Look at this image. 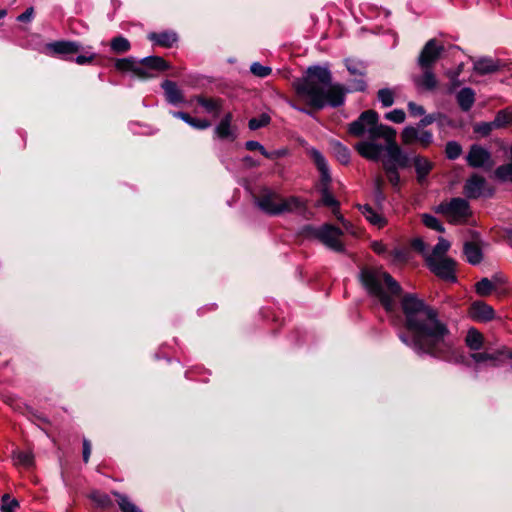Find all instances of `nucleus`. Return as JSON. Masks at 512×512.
<instances>
[{
  "instance_id": "1",
  "label": "nucleus",
  "mask_w": 512,
  "mask_h": 512,
  "mask_svg": "<svg viewBox=\"0 0 512 512\" xmlns=\"http://www.w3.org/2000/svg\"><path fill=\"white\" fill-rule=\"evenodd\" d=\"M401 308L405 317V327L412 335L400 332L399 339L417 353L445 357L450 349L445 341L449 329L446 323L439 319L438 311L415 294H405L401 299Z\"/></svg>"
},
{
  "instance_id": "2",
  "label": "nucleus",
  "mask_w": 512,
  "mask_h": 512,
  "mask_svg": "<svg viewBox=\"0 0 512 512\" xmlns=\"http://www.w3.org/2000/svg\"><path fill=\"white\" fill-rule=\"evenodd\" d=\"M295 92L289 105L302 113L312 116L313 111L322 110L326 106L340 107L345 102L347 89L332 83V74L326 67L312 66L306 75L292 83Z\"/></svg>"
},
{
  "instance_id": "3",
  "label": "nucleus",
  "mask_w": 512,
  "mask_h": 512,
  "mask_svg": "<svg viewBox=\"0 0 512 512\" xmlns=\"http://www.w3.org/2000/svg\"><path fill=\"white\" fill-rule=\"evenodd\" d=\"M378 113L374 110H366L348 126V132L352 136L361 137L367 134L368 139L355 145V150L365 159L378 161L383 153L384 146L376 142L386 132L380 128L390 126L379 124Z\"/></svg>"
},
{
  "instance_id": "4",
  "label": "nucleus",
  "mask_w": 512,
  "mask_h": 512,
  "mask_svg": "<svg viewBox=\"0 0 512 512\" xmlns=\"http://www.w3.org/2000/svg\"><path fill=\"white\" fill-rule=\"evenodd\" d=\"M360 281L369 294L379 299L389 313L396 309V298L401 294L399 283L380 268L364 267L360 271Z\"/></svg>"
},
{
  "instance_id": "5",
  "label": "nucleus",
  "mask_w": 512,
  "mask_h": 512,
  "mask_svg": "<svg viewBox=\"0 0 512 512\" xmlns=\"http://www.w3.org/2000/svg\"><path fill=\"white\" fill-rule=\"evenodd\" d=\"M254 198L259 209L268 215L300 212L305 209V203L301 198L297 196L283 198L279 193L269 188L261 189Z\"/></svg>"
},
{
  "instance_id": "6",
  "label": "nucleus",
  "mask_w": 512,
  "mask_h": 512,
  "mask_svg": "<svg viewBox=\"0 0 512 512\" xmlns=\"http://www.w3.org/2000/svg\"><path fill=\"white\" fill-rule=\"evenodd\" d=\"M386 132L381 136L386 142L383 151H386V157L383 160V167L390 165L396 168H407L410 165L408 155L403 152L396 142V130L392 127L383 128Z\"/></svg>"
},
{
  "instance_id": "7",
  "label": "nucleus",
  "mask_w": 512,
  "mask_h": 512,
  "mask_svg": "<svg viewBox=\"0 0 512 512\" xmlns=\"http://www.w3.org/2000/svg\"><path fill=\"white\" fill-rule=\"evenodd\" d=\"M438 211L452 223H463L471 215L469 203L463 198H452L449 202L441 203Z\"/></svg>"
},
{
  "instance_id": "8",
  "label": "nucleus",
  "mask_w": 512,
  "mask_h": 512,
  "mask_svg": "<svg viewBox=\"0 0 512 512\" xmlns=\"http://www.w3.org/2000/svg\"><path fill=\"white\" fill-rule=\"evenodd\" d=\"M426 265L429 270L438 278L447 282H456L455 274L456 262L452 258H425Z\"/></svg>"
},
{
  "instance_id": "9",
  "label": "nucleus",
  "mask_w": 512,
  "mask_h": 512,
  "mask_svg": "<svg viewBox=\"0 0 512 512\" xmlns=\"http://www.w3.org/2000/svg\"><path fill=\"white\" fill-rule=\"evenodd\" d=\"M315 236L329 249L335 252L345 251L344 244L341 241L343 232L340 228L326 224L316 230Z\"/></svg>"
},
{
  "instance_id": "10",
  "label": "nucleus",
  "mask_w": 512,
  "mask_h": 512,
  "mask_svg": "<svg viewBox=\"0 0 512 512\" xmlns=\"http://www.w3.org/2000/svg\"><path fill=\"white\" fill-rule=\"evenodd\" d=\"M401 140L404 145L417 142L422 148H428L433 142V133L423 128L406 126L401 132Z\"/></svg>"
},
{
  "instance_id": "11",
  "label": "nucleus",
  "mask_w": 512,
  "mask_h": 512,
  "mask_svg": "<svg viewBox=\"0 0 512 512\" xmlns=\"http://www.w3.org/2000/svg\"><path fill=\"white\" fill-rule=\"evenodd\" d=\"M507 348L503 346L491 353L474 351L470 354V358L477 366L487 364L490 367H499L502 365L503 359L506 358Z\"/></svg>"
},
{
  "instance_id": "12",
  "label": "nucleus",
  "mask_w": 512,
  "mask_h": 512,
  "mask_svg": "<svg viewBox=\"0 0 512 512\" xmlns=\"http://www.w3.org/2000/svg\"><path fill=\"white\" fill-rule=\"evenodd\" d=\"M444 47L438 45L436 39H430L424 45L418 57V65L420 68H432L436 61L440 58Z\"/></svg>"
},
{
  "instance_id": "13",
  "label": "nucleus",
  "mask_w": 512,
  "mask_h": 512,
  "mask_svg": "<svg viewBox=\"0 0 512 512\" xmlns=\"http://www.w3.org/2000/svg\"><path fill=\"white\" fill-rule=\"evenodd\" d=\"M469 316L478 322H489L495 318V311L483 301H474L469 307Z\"/></svg>"
},
{
  "instance_id": "14",
  "label": "nucleus",
  "mask_w": 512,
  "mask_h": 512,
  "mask_svg": "<svg viewBox=\"0 0 512 512\" xmlns=\"http://www.w3.org/2000/svg\"><path fill=\"white\" fill-rule=\"evenodd\" d=\"M486 191V180L484 177L473 174L470 176L464 185V194L471 199H477L484 195Z\"/></svg>"
},
{
  "instance_id": "15",
  "label": "nucleus",
  "mask_w": 512,
  "mask_h": 512,
  "mask_svg": "<svg viewBox=\"0 0 512 512\" xmlns=\"http://www.w3.org/2000/svg\"><path fill=\"white\" fill-rule=\"evenodd\" d=\"M490 159V152L477 144H474L470 147L466 157L468 165L473 168L483 167L487 162L490 161Z\"/></svg>"
},
{
  "instance_id": "16",
  "label": "nucleus",
  "mask_w": 512,
  "mask_h": 512,
  "mask_svg": "<svg viewBox=\"0 0 512 512\" xmlns=\"http://www.w3.org/2000/svg\"><path fill=\"white\" fill-rule=\"evenodd\" d=\"M47 49L53 55L69 56L78 53L81 50V45L76 41H55L47 44Z\"/></svg>"
},
{
  "instance_id": "17",
  "label": "nucleus",
  "mask_w": 512,
  "mask_h": 512,
  "mask_svg": "<svg viewBox=\"0 0 512 512\" xmlns=\"http://www.w3.org/2000/svg\"><path fill=\"white\" fill-rule=\"evenodd\" d=\"M423 73L413 78L414 84L423 90L431 91L437 87L438 81L432 68H421Z\"/></svg>"
},
{
  "instance_id": "18",
  "label": "nucleus",
  "mask_w": 512,
  "mask_h": 512,
  "mask_svg": "<svg viewBox=\"0 0 512 512\" xmlns=\"http://www.w3.org/2000/svg\"><path fill=\"white\" fill-rule=\"evenodd\" d=\"M161 87L164 90L166 100L172 104L177 105L184 102V96L182 91L178 88L177 84L170 80H165Z\"/></svg>"
},
{
  "instance_id": "19",
  "label": "nucleus",
  "mask_w": 512,
  "mask_h": 512,
  "mask_svg": "<svg viewBox=\"0 0 512 512\" xmlns=\"http://www.w3.org/2000/svg\"><path fill=\"white\" fill-rule=\"evenodd\" d=\"M358 208L362 215L370 224L376 226L377 228H383L384 226H386V218L382 214L378 213L369 204L359 205Z\"/></svg>"
},
{
  "instance_id": "20",
  "label": "nucleus",
  "mask_w": 512,
  "mask_h": 512,
  "mask_svg": "<svg viewBox=\"0 0 512 512\" xmlns=\"http://www.w3.org/2000/svg\"><path fill=\"white\" fill-rule=\"evenodd\" d=\"M205 112L218 117L222 108V100L219 98H208L202 95L195 96L193 98Z\"/></svg>"
},
{
  "instance_id": "21",
  "label": "nucleus",
  "mask_w": 512,
  "mask_h": 512,
  "mask_svg": "<svg viewBox=\"0 0 512 512\" xmlns=\"http://www.w3.org/2000/svg\"><path fill=\"white\" fill-rule=\"evenodd\" d=\"M500 62L493 58L483 57L474 62V71L479 75L491 74L500 69Z\"/></svg>"
},
{
  "instance_id": "22",
  "label": "nucleus",
  "mask_w": 512,
  "mask_h": 512,
  "mask_svg": "<svg viewBox=\"0 0 512 512\" xmlns=\"http://www.w3.org/2000/svg\"><path fill=\"white\" fill-rule=\"evenodd\" d=\"M413 164L419 183H422L426 179L434 167V164L429 159L421 155L414 157Z\"/></svg>"
},
{
  "instance_id": "23",
  "label": "nucleus",
  "mask_w": 512,
  "mask_h": 512,
  "mask_svg": "<svg viewBox=\"0 0 512 512\" xmlns=\"http://www.w3.org/2000/svg\"><path fill=\"white\" fill-rule=\"evenodd\" d=\"M148 39L155 45L171 48L177 42L178 37L174 32L164 31L160 33L152 32L148 35Z\"/></svg>"
},
{
  "instance_id": "24",
  "label": "nucleus",
  "mask_w": 512,
  "mask_h": 512,
  "mask_svg": "<svg viewBox=\"0 0 512 512\" xmlns=\"http://www.w3.org/2000/svg\"><path fill=\"white\" fill-rule=\"evenodd\" d=\"M463 253L467 262L471 265H477L483 259L482 250L475 242H466L463 247Z\"/></svg>"
},
{
  "instance_id": "25",
  "label": "nucleus",
  "mask_w": 512,
  "mask_h": 512,
  "mask_svg": "<svg viewBox=\"0 0 512 512\" xmlns=\"http://www.w3.org/2000/svg\"><path fill=\"white\" fill-rule=\"evenodd\" d=\"M456 99H457V103L458 105L460 106V108L464 111V112H467L469 111L472 106L474 105V102H475V93L474 91L469 88V87H465L463 89H461L457 95H456Z\"/></svg>"
},
{
  "instance_id": "26",
  "label": "nucleus",
  "mask_w": 512,
  "mask_h": 512,
  "mask_svg": "<svg viewBox=\"0 0 512 512\" xmlns=\"http://www.w3.org/2000/svg\"><path fill=\"white\" fill-rule=\"evenodd\" d=\"M310 155L321 174L322 181L325 183L330 182L329 168L324 156L316 149H311Z\"/></svg>"
},
{
  "instance_id": "27",
  "label": "nucleus",
  "mask_w": 512,
  "mask_h": 512,
  "mask_svg": "<svg viewBox=\"0 0 512 512\" xmlns=\"http://www.w3.org/2000/svg\"><path fill=\"white\" fill-rule=\"evenodd\" d=\"M466 346L472 351H479L484 344V337L476 328H470L465 337Z\"/></svg>"
},
{
  "instance_id": "28",
  "label": "nucleus",
  "mask_w": 512,
  "mask_h": 512,
  "mask_svg": "<svg viewBox=\"0 0 512 512\" xmlns=\"http://www.w3.org/2000/svg\"><path fill=\"white\" fill-rule=\"evenodd\" d=\"M232 114L227 113L220 121V123L217 125L215 129L216 135L220 139H228L231 138L234 140L235 136L232 133L231 130V122H232Z\"/></svg>"
},
{
  "instance_id": "29",
  "label": "nucleus",
  "mask_w": 512,
  "mask_h": 512,
  "mask_svg": "<svg viewBox=\"0 0 512 512\" xmlns=\"http://www.w3.org/2000/svg\"><path fill=\"white\" fill-rule=\"evenodd\" d=\"M330 147L333 155L343 165H347L350 162V151L339 141H331Z\"/></svg>"
},
{
  "instance_id": "30",
  "label": "nucleus",
  "mask_w": 512,
  "mask_h": 512,
  "mask_svg": "<svg viewBox=\"0 0 512 512\" xmlns=\"http://www.w3.org/2000/svg\"><path fill=\"white\" fill-rule=\"evenodd\" d=\"M140 63L145 66L146 68L150 70H156V71H165L170 66L168 62H166L162 57L160 56H149L143 58Z\"/></svg>"
},
{
  "instance_id": "31",
  "label": "nucleus",
  "mask_w": 512,
  "mask_h": 512,
  "mask_svg": "<svg viewBox=\"0 0 512 512\" xmlns=\"http://www.w3.org/2000/svg\"><path fill=\"white\" fill-rule=\"evenodd\" d=\"M13 460L16 466L30 468L34 463V456L31 451L16 450L13 452Z\"/></svg>"
},
{
  "instance_id": "32",
  "label": "nucleus",
  "mask_w": 512,
  "mask_h": 512,
  "mask_svg": "<svg viewBox=\"0 0 512 512\" xmlns=\"http://www.w3.org/2000/svg\"><path fill=\"white\" fill-rule=\"evenodd\" d=\"M111 51L116 54H123L130 50L131 44L129 40L123 36H116L110 41Z\"/></svg>"
},
{
  "instance_id": "33",
  "label": "nucleus",
  "mask_w": 512,
  "mask_h": 512,
  "mask_svg": "<svg viewBox=\"0 0 512 512\" xmlns=\"http://www.w3.org/2000/svg\"><path fill=\"white\" fill-rule=\"evenodd\" d=\"M118 506L122 512H141V510L124 494L114 491Z\"/></svg>"
},
{
  "instance_id": "34",
  "label": "nucleus",
  "mask_w": 512,
  "mask_h": 512,
  "mask_svg": "<svg viewBox=\"0 0 512 512\" xmlns=\"http://www.w3.org/2000/svg\"><path fill=\"white\" fill-rule=\"evenodd\" d=\"M450 248V242L440 237L438 243L434 246L432 252L426 256V258H446L445 255Z\"/></svg>"
},
{
  "instance_id": "35",
  "label": "nucleus",
  "mask_w": 512,
  "mask_h": 512,
  "mask_svg": "<svg viewBox=\"0 0 512 512\" xmlns=\"http://www.w3.org/2000/svg\"><path fill=\"white\" fill-rule=\"evenodd\" d=\"M493 122L497 129L510 126L512 124V110L502 109L498 111Z\"/></svg>"
},
{
  "instance_id": "36",
  "label": "nucleus",
  "mask_w": 512,
  "mask_h": 512,
  "mask_svg": "<svg viewBox=\"0 0 512 512\" xmlns=\"http://www.w3.org/2000/svg\"><path fill=\"white\" fill-rule=\"evenodd\" d=\"M91 500L100 508L108 509L113 506V501L110 496L106 493H102L99 491H93L90 494Z\"/></svg>"
},
{
  "instance_id": "37",
  "label": "nucleus",
  "mask_w": 512,
  "mask_h": 512,
  "mask_svg": "<svg viewBox=\"0 0 512 512\" xmlns=\"http://www.w3.org/2000/svg\"><path fill=\"white\" fill-rule=\"evenodd\" d=\"M345 66L352 75L364 76L366 73V66L362 61L346 59Z\"/></svg>"
},
{
  "instance_id": "38",
  "label": "nucleus",
  "mask_w": 512,
  "mask_h": 512,
  "mask_svg": "<svg viewBox=\"0 0 512 512\" xmlns=\"http://www.w3.org/2000/svg\"><path fill=\"white\" fill-rule=\"evenodd\" d=\"M497 129L494 122H477L473 125V132L481 137H487L493 130Z\"/></svg>"
},
{
  "instance_id": "39",
  "label": "nucleus",
  "mask_w": 512,
  "mask_h": 512,
  "mask_svg": "<svg viewBox=\"0 0 512 512\" xmlns=\"http://www.w3.org/2000/svg\"><path fill=\"white\" fill-rule=\"evenodd\" d=\"M494 289V284L488 278L481 279L475 285L476 293L483 297L490 295Z\"/></svg>"
},
{
  "instance_id": "40",
  "label": "nucleus",
  "mask_w": 512,
  "mask_h": 512,
  "mask_svg": "<svg viewBox=\"0 0 512 512\" xmlns=\"http://www.w3.org/2000/svg\"><path fill=\"white\" fill-rule=\"evenodd\" d=\"M445 154L449 160H455L462 154V147L456 141H449L445 146Z\"/></svg>"
},
{
  "instance_id": "41",
  "label": "nucleus",
  "mask_w": 512,
  "mask_h": 512,
  "mask_svg": "<svg viewBox=\"0 0 512 512\" xmlns=\"http://www.w3.org/2000/svg\"><path fill=\"white\" fill-rule=\"evenodd\" d=\"M377 97L383 107H390L394 104V92L392 89H380L377 93Z\"/></svg>"
},
{
  "instance_id": "42",
  "label": "nucleus",
  "mask_w": 512,
  "mask_h": 512,
  "mask_svg": "<svg viewBox=\"0 0 512 512\" xmlns=\"http://www.w3.org/2000/svg\"><path fill=\"white\" fill-rule=\"evenodd\" d=\"M136 61L132 57L121 58L115 61V68L121 72H132L134 70Z\"/></svg>"
},
{
  "instance_id": "43",
  "label": "nucleus",
  "mask_w": 512,
  "mask_h": 512,
  "mask_svg": "<svg viewBox=\"0 0 512 512\" xmlns=\"http://www.w3.org/2000/svg\"><path fill=\"white\" fill-rule=\"evenodd\" d=\"M270 121V116L266 113H263L259 117L251 118L248 122V127L250 130H257L267 126Z\"/></svg>"
},
{
  "instance_id": "44",
  "label": "nucleus",
  "mask_w": 512,
  "mask_h": 512,
  "mask_svg": "<svg viewBox=\"0 0 512 512\" xmlns=\"http://www.w3.org/2000/svg\"><path fill=\"white\" fill-rule=\"evenodd\" d=\"M19 507V503L15 498H12L9 494H4L1 499V511L2 512H15Z\"/></svg>"
},
{
  "instance_id": "45",
  "label": "nucleus",
  "mask_w": 512,
  "mask_h": 512,
  "mask_svg": "<svg viewBox=\"0 0 512 512\" xmlns=\"http://www.w3.org/2000/svg\"><path fill=\"white\" fill-rule=\"evenodd\" d=\"M422 222L423 224L433 230H436L438 232H444L445 229L443 225L440 223V221L433 215L430 214H423L422 215Z\"/></svg>"
},
{
  "instance_id": "46",
  "label": "nucleus",
  "mask_w": 512,
  "mask_h": 512,
  "mask_svg": "<svg viewBox=\"0 0 512 512\" xmlns=\"http://www.w3.org/2000/svg\"><path fill=\"white\" fill-rule=\"evenodd\" d=\"M250 71L253 75L257 77L265 78L271 74L272 69L269 66H264L260 64L259 62H254L250 66Z\"/></svg>"
},
{
  "instance_id": "47",
  "label": "nucleus",
  "mask_w": 512,
  "mask_h": 512,
  "mask_svg": "<svg viewBox=\"0 0 512 512\" xmlns=\"http://www.w3.org/2000/svg\"><path fill=\"white\" fill-rule=\"evenodd\" d=\"M495 175L500 180L506 181L510 180L512 181V163L504 164L499 166L495 170Z\"/></svg>"
},
{
  "instance_id": "48",
  "label": "nucleus",
  "mask_w": 512,
  "mask_h": 512,
  "mask_svg": "<svg viewBox=\"0 0 512 512\" xmlns=\"http://www.w3.org/2000/svg\"><path fill=\"white\" fill-rule=\"evenodd\" d=\"M385 118L393 123H403L406 119V114L402 109H394L385 114Z\"/></svg>"
},
{
  "instance_id": "49",
  "label": "nucleus",
  "mask_w": 512,
  "mask_h": 512,
  "mask_svg": "<svg viewBox=\"0 0 512 512\" xmlns=\"http://www.w3.org/2000/svg\"><path fill=\"white\" fill-rule=\"evenodd\" d=\"M386 174H387V178H388V181L393 185V186H397L400 182V176H399V173H398V168L396 167H391L390 165L388 166V164L386 165V167H383Z\"/></svg>"
},
{
  "instance_id": "50",
  "label": "nucleus",
  "mask_w": 512,
  "mask_h": 512,
  "mask_svg": "<svg viewBox=\"0 0 512 512\" xmlns=\"http://www.w3.org/2000/svg\"><path fill=\"white\" fill-rule=\"evenodd\" d=\"M384 180L382 177L378 176L374 181V193L375 198L378 202H381L385 199V195L383 193Z\"/></svg>"
},
{
  "instance_id": "51",
  "label": "nucleus",
  "mask_w": 512,
  "mask_h": 512,
  "mask_svg": "<svg viewBox=\"0 0 512 512\" xmlns=\"http://www.w3.org/2000/svg\"><path fill=\"white\" fill-rule=\"evenodd\" d=\"M133 74L140 79H148L153 77V74L149 71L148 68L137 62L135 64Z\"/></svg>"
},
{
  "instance_id": "52",
  "label": "nucleus",
  "mask_w": 512,
  "mask_h": 512,
  "mask_svg": "<svg viewBox=\"0 0 512 512\" xmlns=\"http://www.w3.org/2000/svg\"><path fill=\"white\" fill-rule=\"evenodd\" d=\"M190 126L198 130H205L211 126V122L207 119L193 117Z\"/></svg>"
},
{
  "instance_id": "53",
  "label": "nucleus",
  "mask_w": 512,
  "mask_h": 512,
  "mask_svg": "<svg viewBox=\"0 0 512 512\" xmlns=\"http://www.w3.org/2000/svg\"><path fill=\"white\" fill-rule=\"evenodd\" d=\"M408 111L413 117L422 116L425 114L424 107L416 104L415 102L408 103Z\"/></svg>"
},
{
  "instance_id": "54",
  "label": "nucleus",
  "mask_w": 512,
  "mask_h": 512,
  "mask_svg": "<svg viewBox=\"0 0 512 512\" xmlns=\"http://www.w3.org/2000/svg\"><path fill=\"white\" fill-rule=\"evenodd\" d=\"M322 202L324 205L329 207L338 206V201L334 198V196L331 193L327 191H324L322 194Z\"/></svg>"
},
{
  "instance_id": "55",
  "label": "nucleus",
  "mask_w": 512,
  "mask_h": 512,
  "mask_svg": "<svg viewBox=\"0 0 512 512\" xmlns=\"http://www.w3.org/2000/svg\"><path fill=\"white\" fill-rule=\"evenodd\" d=\"M96 58V54L91 53L90 55H79L75 58V62L78 65H85L92 63L94 59Z\"/></svg>"
},
{
  "instance_id": "56",
  "label": "nucleus",
  "mask_w": 512,
  "mask_h": 512,
  "mask_svg": "<svg viewBox=\"0 0 512 512\" xmlns=\"http://www.w3.org/2000/svg\"><path fill=\"white\" fill-rule=\"evenodd\" d=\"M436 121V115L435 114H428V115H425L417 124L416 127H419V128H424L430 124H432L433 122Z\"/></svg>"
},
{
  "instance_id": "57",
  "label": "nucleus",
  "mask_w": 512,
  "mask_h": 512,
  "mask_svg": "<svg viewBox=\"0 0 512 512\" xmlns=\"http://www.w3.org/2000/svg\"><path fill=\"white\" fill-rule=\"evenodd\" d=\"M34 9L33 7L27 8L22 14L17 17L19 22H29L33 18Z\"/></svg>"
},
{
  "instance_id": "58",
  "label": "nucleus",
  "mask_w": 512,
  "mask_h": 512,
  "mask_svg": "<svg viewBox=\"0 0 512 512\" xmlns=\"http://www.w3.org/2000/svg\"><path fill=\"white\" fill-rule=\"evenodd\" d=\"M411 246L414 250L420 252V253H424L425 250H426V244L425 242L421 239V238H415L412 240L411 242Z\"/></svg>"
},
{
  "instance_id": "59",
  "label": "nucleus",
  "mask_w": 512,
  "mask_h": 512,
  "mask_svg": "<svg viewBox=\"0 0 512 512\" xmlns=\"http://www.w3.org/2000/svg\"><path fill=\"white\" fill-rule=\"evenodd\" d=\"M91 455V443L88 439H83V461L88 463Z\"/></svg>"
},
{
  "instance_id": "60",
  "label": "nucleus",
  "mask_w": 512,
  "mask_h": 512,
  "mask_svg": "<svg viewBox=\"0 0 512 512\" xmlns=\"http://www.w3.org/2000/svg\"><path fill=\"white\" fill-rule=\"evenodd\" d=\"M351 85H352V89H353L354 91H360V92H363V91H365V90H366V88H367V84H366L365 80H364V79H362V78H360V79H354V80L352 81V84H351Z\"/></svg>"
},
{
  "instance_id": "61",
  "label": "nucleus",
  "mask_w": 512,
  "mask_h": 512,
  "mask_svg": "<svg viewBox=\"0 0 512 512\" xmlns=\"http://www.w3.org/2000/svg\"><path fill=\"white\" fill-rule=\"evenodd\" d=\"M171 114L173 117L183 120L188 125H190L193 118L189 113L182 111H173Z\"/></svg>"
},
{
  "instance_id": "62",
  "label": "nucleus",
  "mask_w": 512,
  "mask_h": 512,
  "mask_svg": "<svg viewBox=\"0 0 512 512\" xmlns=\"http://www.w3.org/2000/svg\"><path fill=\"white\" fill-rule=\"evenodd\" d=\"M262 144H260L259 142L257 141H253V140H250V141H247L245 143V148L249 151H260V149H262Z\"/></svg>"
},
{
  "instance_id": "63",
  "label": "nucleus",
  "mask_w": 512,
  "mask_h": 512,
  "mask_svg": "<svg viewBox=\"0 0 512 512\" xmlns=\"http://www.w3.org/2000/svg\"><path fill=\"white\" fill-rule=\"evenodd\" d=\"M372 250L375 253L381 255V254L385 253L386 246L383 243L376 241V242H373V244H372Z\"/></svg>"
},
{
  "instance_id": "64",
  "label": "nucleus",
  "mask_w": 512,
  "mask_h": 512,
  "mask_svg": "<svg viewBox=\"0 0 512 512\" xmlns=\"http://www.w3.org/2000/svg\"><path fill=\"white\" fill-rule=\"evenodd\" d=\"M264 157L268 158V159H271L273 156L271 153H269L265 148L264 146H262V149H260L259 151Z\"/></svg>"
}]
</instances>
